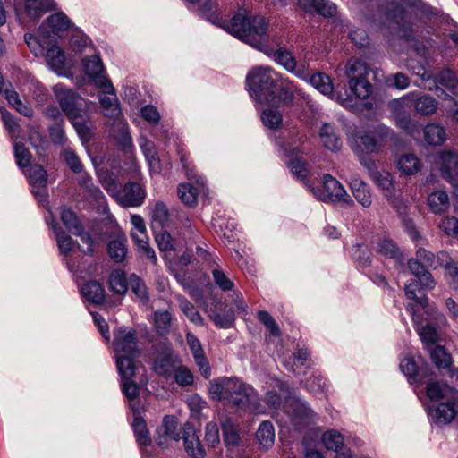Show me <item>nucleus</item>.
<instances>
[{
	"label": "nucleus",
	"mask_w": 458,
	"mask_h": 458,
	"mask_svg": "<svg viewBox=\"0 0 458 458\" xmlns=\"http://www.w3.org/2000/svg\"><path fill=\"white\" fill-rule=\"evenodd\" d=\"M369 177L377 184L389 204L400 208L403 203L398 191L395 189L394 176L388 172L372 170L369 168Z\"/></svg>",
	"instance_id": "obj_6"
},
{
	"label": "nucleus",
	"mask_w": 458,
	"mask_h": 458,
	"mask_svg": "<svg viewBox=\"0 0 458 458\" xmlns=\"http://www.w3.org/2000/svg\"><path fill=\"white\" fill-rule=\"evenodd\" d=\"M136 356H117L116 358V365L119 371V374L122 377V380L125 379H132L135 376V371L137 369V366L133 358Z\"/></svg>",
	"instance_id": "obj_32"
},
{
	"label": "nucleus",
	"mask_w": 458,
	"mask_h": 458,
	"mask_svg": "<svg viewBox=\"0 0 458 458\" xmlns=\"http://www.w3.org/2000/svg\"><path fill=\"white\" fill-rule=\"evenodd\" d=\"M53 90L63 112L68 119L81 113L84 102L82 98L62 84L54 86Z\"/></svg>",
	"instance_id": "obj_7"
},
{
	"label": "nucleus",
	"mask_w": 458,
	"mask_h": 458,
	"mask_svg": "<svg viewBox=\"0 0 458 458\" xmlns=\"http://www.w3.org/2000/svg\"><path fill=\"white\" fill-rule=\"evenodd\" d=\"M175 382L181 386L193 384L194 377L191 370L185 366H178L174 372Z\"/></svg>",
	"instance_id": "obj_57"
},
{
	"label": "nucleus",
	"mask_w": 458,
	"mask_h": 458,
	"mask_svg": "<svg viewBox=\"0 0 458 458\" xmlns=\"http://www.w3.org/2000/svg\"><path fill=\"white\" fill-rule=\"evenodd\" d=\"M414 110L422 116H429L437 109V101L429 95L418 96L413 92Z\"/></svg>",
	"instance_id": "obj_21"
},
{
	"label": "nucleus",
	"mask_w": 458,
	"mask_h": 458,
	"mask_svg": "<svg viewBox=\"0 0 458 458\" xmlns=\"http://www.w3.org/2000/svg\"><path fill=\"white\" fill-rule=\"evenodd\" d=\"M61 220L72 233H79L83 227L74 212L66 207L61 208Z\"/></svg>",
	"instance_id": "obj_41"
},
{
	"label": "nucleus",
	"mask_w": 458,
	"mask_h": 458,
	"mask_svg": "<svg viewBox=\"0 0 458 458\" xmlns=\"http://www.w3.org/2000/svg\"><path fill=\"white\" fill-rule=\"evenodd\" d=\"M69 120L72 123L75 128L77 133L83 140H88L90 138V125L88 121L81 115V114H78L73 115V117H70Z\"/></svg>",
	"instance_id": "obj_50"
},
{
	"label": "nucleus",
	"mask_w": 458,
	"mask_h": 458,
	"mask_svg": "<svg viewBox=\"0 0 458 458\" xmlns=\"http://www.w3.org/2000/svg\"><path fill=\"white\" fill-rule=\"evenodd\" d=\"M344 74L348 78L350 90L360 99H366L372 93V86L367 76L369 67L366 63L358 59H350L344 67Z\"/></svg>",
	"instance_id": "obj_3"
},
{
	"label": "nucleus",
	"mask_w": 458,
	"mask_h": 458,
	"mask_svg": "<svg viewBox=\"0 0 458 458\" xmlns=\"http://www.w3.org/2000/svg\"><path fill=\"white\" fill-rule=\"evenodd\" d=\"M322 442L328 450L338 452L344 445V437L336 430H328L322 436Z\"/></svg>",
	"instance_id": "obj_45"
},
{
	"label": "nucleus",
	"mask_w": 458,
	"mask_h": 458,
	"mask_svg": "<svg viewBox=\"0 0 458 458\" xmlns=\"http://www.w3.org/2000/svg\"><path fill=\"white\" fill-rule=\"evenodd\" d=\"M377 251L388 259H395L400 255V251L396 244L390 239L383 238L377 242Z\"/></svg>",
	"instance_id": "obj_48"
},
{
	"label": "nucleus",
	"mask_w": 458,
	"mask_h": 458,
	"mask_svg": "<svg viewBox=\"0 0 458 458\" xmlns=\"http://www.w3.org/2000/svg\"><path fill=\"white\" fill-rule=\"evenodd\" d=\"M122 391L131 403L132 410H136L132 403L139 396L140 388L132 379L122 380Z\"/></svg>",
	"instance_id": "obj_56"
},
{
	"label": "nucleus",
	"mask_w": 458,
	"mask_h": 458,
	"mask_svg": "<svg viewBox=\"0 0 458 458\" xmlns=\"http://www.w3.org/2000/svg\"><path fill=\"white\" fill-rule=\"evenodd\" d=\"M454 393H458V391L446 385L442 386L438 383H430L427 386V395L431 400H445L453 395Z\"/></svg>",
	"instance_id": "obj_37"
},
{
	"label": "nucleus",
	"mask_w": 458,
	"mask_h": 458,
	"mask_svg": "<svg viewBox=\"0 0 458 458\" xmlns=\"http://www.w3.org/2000/svg\"><path fill=\"white\" fill-rule=\"evenodd\" d=\"M456 416H458V392L438 404L435 419L438 424H447Z\"/></svg>",
	"instance_id": "obj_13"
},
{
	"label": "nucleus",
	"mask_w": 458,
	"mask_h": 458,
	"mask_svg": "<svg viewBox=\"0 0 458 458\" xmlns=\"http://www.w3.org/2000/svg\"><path fill=\"white\" fill-rule=\"evenodd\" d=\"M320 140L325 148L331 151H338L342 142L335 126L331 123H324L319 131Z\"/></svg>",
	"instance_id": "obj_19"
},
{
	"label": "nucleus",
	"mask_w": 458,
	"mask_h": 458,
	"mask_svg": "<svg viewBox=\"0 0 458 458\" xmlns=\"http://www.w3.org/2000/svg\"><path fill=\"white\" fill-rule=\"evenodd\" d=\"M177 301L181 310L192 323L198 326L203 325V318L192 303L181 295L177 296Z\"/></svg>",
	"instance_id": "obj_38"
},
{
	"label": "nucleus",
	"mask_w": 458,
	"mask_h": 458,
	"mask_svg": "<svg viewBox=\"0 0 458 458\" xmlns=\"http://www.w3.org/2000/svg\"><path fill=\"white\" fill-rule=\"evenodd\" d=\"M83 296L93 304H100L105 299V290L97 281H90L81 288Z\"/></svg>",
	"instance_id": "obj_27"
},
{
	"label": "nucleus",
	"mask_w": 458,
	"mask_h": 458,
	"mask_svg": "<svg viewBox=\"0 0 458 458\" xmlns=\"http://www.w3.org/2000/svg\"><path fill=\"white\" fill-rule=\"evenodd\" d=\"M352 193L356 200L364 208H368L372 204V196L368 184H366L357 175H352L349 182Z\"/></svg>",
	"instance_id": "obj_17"
},
{
	"label": "nucleus",
	"mask_w": 458,
	"mask_h": 458,
	"mask_svg": "<svg viewBox=\"0 0 458 458\" xmlns=\"http://www.w3.org/2000/svg\"><path fill=\"white\" fill-rule=\"evenodd\" d=\"M107 250L110 258L115 262H122L126 255V247L122 240L111 241L108 244Z\"/></svg>",
	"instance_id": "obj_54"
},
{
	"label": "nucleus",
	"mask_w": 458,
	"mask_h": 458,
	"mask_svg": "<svg viewBox=\"0 0 458 458\" xmlns=\"http://www.w3.org/2000/svg\"><path fill=\"white\" fill-rule=\"evenodd\" d=\"M298 3L306 12L314 10L324 17H332L336 11L335 5L327 0H298Z\"/></svg>",
	"instance_id": "obj_18"
},
{
	"label": "nucleus",
	"mask_w": 458,
	"mask_h": 458,
	"mask_svg": "<svg viewBox=\"0 0 458 458\" xmlns=\"http://www.w3.org/2000/svg\"><path fill=\"white\" fill-rule=\"evenodd\" d=\"M284 412L296 427L306 426L314 421L316 413L300 398L288 397L284 405Z\"/></svg>",
	"instance_id": "obj_5"
},
{
	"label": "nucleus",
	"mask_w": 458,
	"mask_h": 458,
	"mask_svg": "<svg viewBox=\"0 0 458 458\" xmlns=\"http://www.w3.org/2000/svg\"><path fill=\"white\" fill-rule=\"evenodd\" d=\"M114 336V349L117 356H139L140 349L134 329L120 327Z\"/></svg>",
	"instance_id": "obj_8"
},
{
	"label": "nucleus",
	"mask_w": 458,
	"mask_h": 458,
	"mask_svg": "<svg viewBox=\"0 0 458 458\" xmlns=\"http://www.w3.org/2000/svg\"><path fill=\"white\" fill-rule=\"evenodd\" d=\"M109 286L114 293L120 295L124 294L128 289L124 275L119 271L113 272L109 277Z\"/></svg>",
	"instance_id": "obj_52"
},
{
	"label": "nucleus",
	"mask_w": 458,
	"mask_h": 458,
	"mask_svg": "<svg viewBox=\"0 0 458 458\" xmlns=\"http://www.w3.org/2000/svg\"><path fill=\"white\" fill-rule=\"evenodd\" d=\"M258 318L264 326L270 331V334L275 336L280 335V329L276 325L272 316L266 310H260L258 312Z\"/></svg>",
	"instance_id": "obj_62"
},
{
	"label": "nucleus",
	"mask_w": 458,
	"mask_h": 458,
	"mask_svg": "<svg viewBox=\"0 0 458 458\" xmlns=\"http://www.w3.org/2000/svg\"><path fill=\"white\" fill-rule=\"evenodd\" d=\"M49 137L55 145H64L66 137L63 123L56 122L49 127Z\"/></svg>",
	"instance_id": "obj_61"
},
{
	"label": "nucleus",
	"mask_w": 458,
	"mask_h": 458,
	"mask_svg": "<svg viewBox=\"0 0 458 458\" xmlns=\"http://www.w3.org/2000/svg\"><path fill=\"white\" fill-rule=\"evenodd\" d=\"M274 57L276 62L282 65L285 70L290 72H294L298 76L301 75V73L296 71L297 63L291 52L285 48H280L275 52Z\"/></svg>",
	"instance_id": "obj_39"
},
{
	"label": "nucleus",
	"mask_w": 458,
	"mask_h": 458,
	"mask_svg": "<svg viewBox=\"0 0 458 458\" xmlns=\"http://www.w3.org/2000/svg\"><path fill=\"white\" fill-rule=\"evenodd\" d=\"M84 71L98 86V80L106 79L104 76V65L98 55H92L89 58L83 59Z\"/></svg>",
	"instance_id": "obj_24"
},
{
	"label": "nucleus",
	"mask_w": 458,
	"mask_h": 458,
	"mask_svg": "<svg viewBox=\"0 0 458 458\" xmlns=\"http://www.w3.org/2000/svg\"><path fill=\"white\" fill-rule=\"evenodd\" d=\"M133 427L137 442L140 445H148L151 443V439L144 420L136 417L134 419Z\"/></svg>",
	"instance_id": "obj_51"
},
{
	"label": "nucleus",
	"mask_w": 458,
	"mask_h": 458,
	"mask_svg": "<svg viewBox=\"0 0 458 458\" xmlns=\"http://www.w3.org/2000/svg\"><path fill=\"white\" fill-rule=\"evenodd\" d=\"M71 25L68 17L63 13H56L50 15L47 21L40 26V30H44L46 27L52 29L53 33L66 30Z\"/></svg>",
	"instance_id": "obj_30"
},
{
	"label": "nucleus",
	"mask_w": 458,
	"mask_h": 458,
	"mask_svg": "<svg viewBox=\"0 0 458 458\" xmlns=\"http://www.w3.org/2000/svg\"><path fill=\"white\" fill-rule=\"evenodd\" d=\"M152 220L165 226L169 221V211L164 202H157L151 210Z\"/></svg>",
	"instance_id": "obj_53"
},
{
	"label": "nucleus",
	"mask_w": 458,
	"mask_h": 458,
	"mask_svg": "<svg viewBox=\"0 0 458 458\" xmlns=\"http://www.w3.org/2000/svg\"><path fill=\"white\" fill-rule=\"evenodd\" d=\"M115 200L124 208H136L143 204L146 198L144 188L138 182H129L123 189L113 194Z\"/></svg>",
	"instance_id": "obj_9"
},
{
	"label": "nucleus",
	"mask_w": 458,
	"mask_h": 458,
	"mask_svg": "<svg viewBox=\"0 0 458 458\" xmlns=\"http://www.w3.org/2000/svg\"><path fill=\"white\" fill-rule=\"evenodd\" d=\"M131 235L138 248L143 251L153 264H157V259L154 250L148 244V238L146 232L136 233L132 231Z\"/></svg>",
	"instance_id": "obj_40"
},
{
	"label": "nucleus",
	"mask_w": 458,
	"mask_h": 458,
	"mask_svg": "<svg viewBox=\"0 0 458 458\" xmlns=\"http://www.w3.org/2000/svg\"><path fill=\"white\" fill-rule=\"evenodd\" d=\"M46 60L50 68L60 72L64 68L65 57L61 48L55 45L51 46L45 52Z\"/></svg>",
	"instance_id": "obj_29"
},
{
	"label": "nucleus",
	"mask_w": 458,
	"mask_h": 458,
	"mask_svg": "<svg viewBox=\"0 0 458 458\" xmlns=\"http://www.w3.org/2000/svg\"><path fill=\"white\" fill-rule=\"evenodd\" d=\"M14 155L17 165L20 167H25L30 164L31 155L29 149L22 143H15Z\"/></svg>",
	"instance_id": "obj_59"
},
{
	"label": "nucleus",
	"mask_w": 458,
	"mask_h": 458,
	"mask_svg": "<svg viewBox=\"0 0 458 458\" xmlns=\"http://www.w3.org/2000/svg\"><path fill=\"white\" fill-rule=\"evenodd\" d=\"M435 81L453 94L458 95V75L454 72L445 69L437 75Z\"/></svg>",
	"instance_id": "obj_34"
},
{
	"label": "nucleus",
	"mask_w": 458,
	"mask_h": 458,
	"mask_svg": "<svg viewBox=\"0 0 458 458\" xmlns=\"http://www.w3.org/2000/svg\"><path fill=\"white\" fill-rule=\"evenodd\" d=\"M205 441L212 447L220 443L219 429L216 422H208L205 428Z\"/></svg>",
	"instance_id": "obj_60"
},
{
	"label": "nucleus",
	"mask_w": 458,
	"mask_h": 458,
	"mask_svg": "<svg viewBox=\"0 0 458 458\" xmlns=\"http://www.w3.org/2000/svg\"><path fill=\"white\" fill-rule=\"evenodd\" d=\"M224 442L227 446H238L241 443V436L232 419L228 417L220 419Z\"/></svg>",
	"instance_id": "obj_20"
},
{
	"label": "nucleus",
	"mask_w": 458,
	"mask_h": 458,
	"mask_svg": "<svg viewBox=\"0 0 458 458\" xmlns=\"http://www.w3.org/2000/svg\"><path fill=\"white\" fill-rule=\"evenodd\" d=\"M182 439L185 451L189 455L193 458H204L205 450L200 443L199 436L191 426L185 425Z\"/></svg>",
	"instance_id": "obj_15"
},
{
	"label": "nucleus",
	"mask_w": 458,
	"mask_h": 458,
	"mask_svg": "<svg viewBox=\"0 0 458 458\" xmlns=\"http://www.w3.org/2000/svg\"><path fill=\"white\" fill-rule=\"evenodd\" d=\"M30 182L33 186L45 187L47 183V173L39 165H33L28 170Z\"/></svg>",
	"instance_id": "obj_44"
},
{
	"label": "nucleus",
	"mask_w": 458,
	"mask_h": 458,
	"mask_svg": "<svg viewBox=\"0 0 458 458\" xmlns=\"http://www.w3.org/2000/svg\"><path fill=\"white\" fill-rule=\"evenodd\" d=\"M432 362L438 369H447L452 365L451 354L441 345L427 349Z\"/></svg>",
	"instance_id": "obj_28"
},
{
	"label": "nucleus",
	"mask_w": 458,
	"mask_h": 458,
	"mask_svg": "<svg viewBox=\"0 0 458 458\" xmlns=\"http://www.w3.org/2000/svg\"><path fill=\"white\" fill-rule=\"evenodd\" d=\"M417 332L427 349L435 346L434 344L440 340L438 330L430 323H427L425 326L419 327Z\"/></svg>",
	"instance_id": "obj_35"
},
{
	"label": "nucleus",
	"mask_w": 458,
	"mask_h": 458,
	"mask_svg": "<svg viewBox=\"0 0 458 458\" xmlns=\"http://www.w3.org/2000/svg\"><path fill=\"white\" fill-rule=\"evenodd\" d=\"M260 116L262 123L271 130H278L283 125V115L276 109L267 107L262 111Z\"/></svg>",
	"instance_id": "obj_36"
},
{
	"label": "nucleus",
	"mask_w": 458,
	"mask_h": 458,
	"mask_svg": "<svg viewBox=\"0 0 458 458\" xmlns=\"http://www.w3.org/2000/svg\"><path fill=\"white\" fill-rule=\"evenodd\" d=\"M256 438L259 444L265 449H268L274 445L275 428L270 421L265 420L260 423L256 432Z\"/></svg>",
	"instance_id": "obj_26"
},
{
	"label": "nucleus",
	"mask_w": 458,
	"mask_h": 458,
	"mask_svg": "<svg viewBox=\"0 0 458 458\" xmlns=\"http://www.w3.org/2000/svg\"><path fill=\"white\" fill-rule=\"evenodd\" d=\"M310 84L324 95L329 96L331 99L340 103L344 107H352V99L350 98H343L341 94L334 93V86L329 76L323 72H318L310 76Z\"/></svg>",
	"instance_id": "obj_11"
},
{
	"label": "nucleus",
	"mask_w": 458,
	"mask_h": 458,
	"mask_svg": "<svg viewBox=\"0 0 458 458\" xmlns=\"http://www.w3.org/2000/svg\"><path fill=\"white\" fill-rule=\"evenodd\" d=\"M176 368L173 359L169 356L157 359L153 366L155 372L163 377H170Z\"/></svg>",
	"instance_id": "obj_47"
},
{
	"label": "nucleus",
	"mask_w": 458,
	"mask_h": 458,
	"mask_svg": "<svg viewBox=\"0 0 458 458\" xmlns=\"http://www.w3.org/2000/svg\"><path fill=\"white\" fill-rule=\"evenodd\" d=\"M439 228L448 236H457L458 219L454 216H446L441 220Z\"/></svg>",
	"instance_id": "obj_63"
},
{
	"label": "nucleus",
	"mask_w": 458,
	"mask_h": 458,
	"mask_svg": "<svg viewBox=\"0 0 458 458\" xmlns=\"http://www.w3.org/2000/svg\"><path fill=\"white\" fill-rule=\"evenodd\" d=\"M178 197L185 205L193 207L197 203L198 189L189 183L180 184Z\"/></svg>",
	"instance_id": "obj_43"
},
{
	"label": "nucleus",
	"mask_w": 458,
	"mask_h": 458,
	"mask_svg": "<svg viewBox=\"0 0 458 458\" xmlns=\"http://www.w3.org/2000/svg\"><path fill=\"white\" fill-rule=\"evenodd\" d=\"M172 316L167 310H157L154 313L155 327L159 335L169 332L171 327Z\"/></svg>",
	"instance_id": "obj_46"
},
{
	"label": "nucleus",
	"mask_w": 458,
	"mask_h": 458,
	"mask_svg": "<svg viewBox=\"0 0 458 458\" xmlns=\"http://www.w3.org/2000/svg\"><path fill=\"white\" fill-rule=\"evenodd\" d=\"M439 158L442 176L449 182L454 183L458 175V154L454 151H442L439 154Z\"/></svg>",
	"instance_id": "obj_14"
},
{
	"label": "nucleus",
	"mask_w": 458,
	"mask_h": 458,
	"mask_svg": "<svg viewBox=\"0 0 458 458\" xmlns=\"http://www.w3.org/2000/svg\"><path fill=\"white\" fill-rule=\"evenodd\" d=\"M157 434H165L169 438L179 440L180 434L178 431L177 420L173 416H165L162 425L157 428Z\"/></svg>",
	"instance_id": "obj_42"
},
{
	"label": "nucleus",
	"mask_w": 458,
	"mask_h": 458,
	"mask_svg": "<svg viewBox=\"0 0 458 458\" xmlns=\"http://www.w3.org/2000/svg\"><path fill=\"white\" fill-rule=\"evenodd\" d=\"M397 168L405 175H412L421 168V162L412 153H405L400 156L397 160Z\"/></svg>",
	"instance_id": "obj_22"
},
{
	"label": "nucleus",
	"mask_w": 458,
	"mask_h": 458,
	"mask_svg": "<svg viewBox=\"0 0 458 458\" xmlns=\"http://www.w3.org/2000/svg\"><path fill=\"white\" fill-rule=\"evenodd\" d=\"M130 285L132 292L142 301L148 300V293L147 287L143 281L136 275H131L130 277Z\"/></svg>",
	"instance_id": "obj_58"
},
{
	"label": "nucleus",
	"mask_w": 458,
	"mask_h": 458,
	"mask_svg": "<svg viewBox=\"0 0 458 458\" xmlns=\"http://www.w3.org/2000/svg\"><path fill=\"white\" fill-rule=\"evenodd\" d=\"M387 17L394 20L399 28V36L410 41L413 38L412 28L406 23H410V16L408 12L402 7H396L387 13Z\"/></svg>",
	"instance_id": "obj_16"
},
{
	"label": "nucleus",
	"mask_w": 458,
	"mask_h": 458,
	"mask_svg": "<svg viewBox=\"0 0 458 458\" xmlns=\"http://www.w3.org/2000/svg\"><path fill=\"white\" fill-rule=\"evenodd\" d=\"M208 394L213 400L225 401L241 411L249 412L262 411L257 391L236 377H221L211 380Z\"/></svg>",
	"instance_id": "obj_2"
},
{
	"label": "nucleus",
	"mask_w": 458,
	"mask_h": 458,
	"mask_svg": "<svg viewBox=\"0 0 458 458\" xmlns=\"http://www.w3.org/2000/svg\"><path fill=\"white\" fill-rule=\"evenodd\" d=\"M245 84L251 98L260 104L279 107L294 100L295 86L269 66H254L247 73Z\"/></svg>",
	"instance_id": "obj_1"
},
{
	"label": "nucleus",
	"mask_w": 458,
	"mask_h": 458,
	"mask_svg": "<svg viewBox=\"0 0 458 458\" xmlns=\"http://www.w3.org/2000/svg\"><path fill=\"white\" fill-rule=\"evenodd\" d=\"M289 167L292 174L298 179L304 180L309 174L306 163L299 158L293 159L289 163Z\"/></svg>",
	"instance_id": "obj_64"
},
{
	"label": "nucleus",
	"mask_w": 458,
	"mask_h": 458,
	"mask_svg": "<svg viewBox=\"0 0 458 458\" xmlns=\"http://www.w3.org/2000/svg\"><path fill=\"white\" fill-rule=\"evenodd\" d=\"M212 276L214 283L224 292L231 291L234 284L233 282L225 275V273L220 268H214L212 270Z\"/></svg>",
	"instance_id": "obj_55"
},
{
	"label": "nucleus",
	"mask_w": 458,
	"mask_h": 458,
	"mask_svg": "<svg viewBox=\"0 0 458 458\" xmlns=\"http://www.w3.org/2000/svg\"><path fill=\"white\" fill-rule=\"evenodd\" d=\"M428 204L434 213H442L449 208V198L445 191H437L428 197Z\"/></svg>",
	"instance_id": "obj_33"
},
{
	"label": "nucleus",
	"mask_w": 458,
	"mask_h": 458,
	"mask_svg": "<svg viewBox=\"0 0 458 458\" xmlns=\"http://www.w3.org/2000/svg\"><path fill=\"white\" fill-rule=\"evenodd\" d=\"M54 8L52 0H25V11L31 18H38Z\"/></svg>",
	"instance_id": "obj_31"
},
{
	"label": "nucleus",
	"mask_w": 458,
	"mask_h": 458,
	"mask_svg": "<svg viewBox=\"0 0 458 458\" xmlns=\"http://www.w3.org/2000/svg\"><path fill=\"white\" fill-rule=\"evenodd\" d=\"M424 139L429 145L439 146L446 139L445 130L437 123H428L423 129Z\"/></svg>",
	"instance_id": "obj_25"
},
{
	"label": "nucleus",
	"mask_w": 458,
	"mask_h": 458,
	"mask_svg": "<svg viewBox=\"0 0 458 458\" xmlns=\"http://www.w3.org/2000/svg\"><path fill=\"white\" fill-rule=\"evenodd\" d=\"M98 87L102 89L103 95L99 96V102L105 110V114L118 117L121 114L118 106V98L115 95L114 87L108 79L98 80Z\"/></svg>",
	"instance_id": "obj_10"
},
{
	"label": "nucleus",
	"mask_w": 458,
	"mask_h": 458,
	"mask_svg": "<svg viewBox=\"0 0 458 458\" xmlns=\"http://www.w3.org/2000/svg\"><path fill=\"white\" fill-rule=\"evenodd\" d=\"M310 191L318 199L324 202L345 203L349 205L353 203L340 182L328 174L323 176L322 189L316 190L311 188Z\"/></svg>",
	"instance_id": "obj_4"
},
{
	"label": "nucleus",
	"mask_w": 458,
	"mask_h": 458,
	"mask_svg": "<svg viewBox=\"0 0 458 458\" xmlns=\"http://www.w3.org/2000/svg\"><path fill=\"white\" fill-rule=\"evenodd\" d=\"M352 257L360 267H368L370 264L371 253L366 245H354L352 248Z\"/></svg>",
	"instance_id": "obj_49"
},
{
	"label": "nucleus",
	"mask_w": 458,
	"mask_h": 458,
	"mask_svg": "<svg viewBox=\"0 0 458 458\" xmlns=\"http://www.w3.org/2000/svg\"><path fill=\"white\" fill-rule=\"evenodd\" d=\"M186 340L200 373L205 378H208L211 375V369L199 340L191 333H187Z\"/></svg>",
	"instance_id": "obj_12"
},
{
	"label": "nucleus",
	"mask_w": 458,
	"mask_h": 458,
	"mask_svg": "<svg viewBox=\"0 0 458 458\" xmlns=\"http://www.w3.org/2000/svg\"><path fill=\"white\" fill-rule=\"evenodd\" d=\"M413 103V92H411L400 98L393 99L389 103V108L394 117L409 115Z\"/></svg>",
	"instance_id": "obj_23"
}]
</instances>
